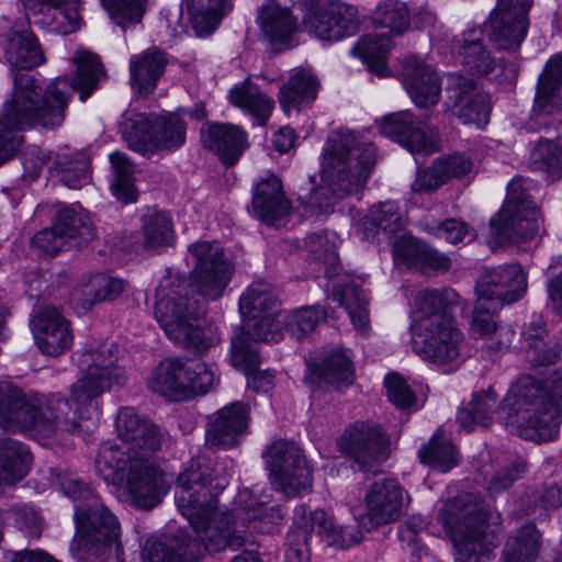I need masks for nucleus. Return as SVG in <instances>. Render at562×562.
<instances>
[{"instance_id":"35","label":"nucleus","mask_w":562,"mask_h":562,"mask_svg":"<svg viewBox=\"0 0 562 562\" xmlns=\"http://www.w3.org/2000/svg\"><path fill=\"white\" fill-rule=\"evenodd\" d=\"M363 238L380 240L390 238L404 227L398 206L393 202L379 203L370 209L360 223Z\"/></svg>"},{"instance_id":"30","label":"nucleus","mask_w":562,"mask_h":562,"mask_svg":"<svg viewBox=\"0 0 562 562\" xmlns=\"http://www.w3.org/2000/svg\"><path fill=\"white\" fill-rule=\"evenodd\" d=\"M414 323L439 322L450 317L449 310L454 306L468 307L465 301L451 288L423 290L415 297Z\"/></svg>"},{"instance_id":"37","label":"nucleus","mask_w":562,"mask_h":562,"mask_svg":"<svg viewBox=\"0 0 562 562\" xmlns=\"http://www.w3.org/2000/svg\"><path fill=\"white\" fill-rule=\"evenodd\" d=\"M319 81L310 70L293 74L280 89V105L286 114L316 99Z\"/></svg>"},{"instance_id":"19","label":"nucleus","mask_w":562,"mask_h":562,"mask_svg":"<svg viewBox=\"0 0 562 562\" xmlns=\"http://www.w3.org/2000/svg\"><path fill=\"white\" fill-rule=\"evenodd\" d=\"M527 291V276L517 263L484 272L476 282V293L497 305L517 302Z\"/></svg>"},{"instance_id":"58","label":"nucleus","mask_w":562,"mask_h":562,"mask_svg":"<svg viewBox=\"0 0 562 562\" xmlns=\"http://www.w3.org/2000/svg\"><path fill=\"white\" fill-rule=\"evenodd\" d=\"M133 436L135 440L126 441L123 446L132 451V454H137L142 459L150 460V457L161 447L160 429L148 419L138 427Z\"/></svg>"},{"instance_id":"16","label":"nucleus","mask_w":562,"mask_h":562,"mask_svg":"<svg viewBox=\"0 0 562 562\" xmlns=\"http://www.w3.org/2000/svg\"><path fill=\"white\" fill-rule=\"evenodd\" d=\"M447 105L451 115L463 124H484L491 111L488 95L468 77L450 74L447 82Z\"/></svg>"},{"instance_id":"4","label":"nucleus","mask_w":562,"mask_h":562,"mask_svg":"<svg viewBox=\"0 0 562 562\" xmlns=\"http://www.w3.org/2000/svg\"><path fill=\"white\" fill-rule=\"evenodd\" d=\"M195 259L191 282L181 279H165L156 290L155 317L166 336L178 348L205 351L214 348L220 336L198 324V301L189 296V288L207 300H218L234 273L233 262L215 241H200L190 246Z\"/></svg>"},{"instance_id":"57","label":"nucleus","mask_w":562,"mask_h":562,"mask_svg":"<svg viewBox=\"0 0 562 562\" xmlns=\"http://www.w3.org/2000/svg\"><path fill=\"white\" fill-rule=\"evenodd\" d=\"M305 248L311 259L324 267V274L331 277L336 273L339 257L335 245L324 235H310L305 239Z\"/></svg>"},{"instance_id":"17","label":"nucleus","mask_w":562,"mask_h":562,"mask_svg":"<svg viewBox=\"0 0 562 562\" xmlns=\"http://www.w3.org/2000/svg\"><path fill=\"white\" fill-rule=\"evenodd\" d=\"M380 133L412 153L430 154L440 149V137L434 128L423 126L408 111L387 114L379 122Z\"/></svg>"},{"instance_id":"28","label":"nucleus","mask_w":562,"mask_h":562,"mask_svg":"<svg viewBox=\"0 0 562 562\" xmlns=\"http://www.w3.org/2000/svg\"><path fill=\"white\" fill-rule=\"evenodd\" d=\"M258 21L263 37L271 46H291L297 20L288 8L270 1L262 7Z\"/></svg>"},{"instance_id":"47","label":"nucleus","mask_w":562,"mask_h":562,"mask_svg":"<svg viewBox=\"0 0 562 562\" xmlns=\"http://www.w3.org/2000/svg\"><path fill=\"white\" fill-rule=\"evenodd\" d=\"M278 297L272 286L255 282L239 299V311L244 317L256 319L269 313H277Z\"/></svg>"},{"instance_id":"42","label":"nucleus","mask_w":562,"mask_h":562,"mask_svg":"<svg viewBox=\"0 0 562 562\" xmlns=\"http://www.w3.org/2000/svg\"><path fill=\"white\" fill-rule=\"evenodd\" d=\"M541 546V535L532 524L522 526L509 537L503 549L502 562H535Z\"/></svg>"},{"instance_id":"34","label":"nucleus","mask_w":562,"mask_h":562,"mask_svg":"<svg viewBox=\"0 0 562 562\" xmlns=\"http://www.w3.org/2000/svg\"><path fill=\"white\" fill-rule=\"evenodd\" d=\"M53 225L69 248L80 247L94 237V226L90 215L78 205L60 209Z\"/></svg>"},{"instance_id":"44","label":"nucleus","mask_w":562,"mask_h":562,"mask_svg":"<svg viewBox=\"0 0 562 562\" xmlns=\"http://www.w3.org/2000/svg\"><path fill=\"white\" fill-rule=\"evenodd\" d=\"M229 100L232 104L244 109L256 117L261 125L266 124L274 108V101L263 94L259 88L249 80L234 87L231 90Z\"/></svg>"},{"instance_id":"31","label":"nucleus","mask_w":562,"mask_h":562,"mask_svg":"<svg viewBox=\"0 0 562 562\" xmlns=\"http://www.w3.org/2000/svg\"><path fill=\"white\" fill-rule=\"evenodd\" d=\"M166 65L165 55L156 48L133 56L130 61L132 89L139 95L153 93Z\"/></svg>"},{"instance_id":"18","label":"nucleus","mask_w":562,"mask_h":562,"mask_svg":"<svg viewBox=\"0 0 562 562\" xmlns=\"http://www.w3.org/2000/svg\"><path fill=\"white\" fill-rule=\"evenodd\" d=\"M249 406L243 402L231 403L209 417L205 445L215 449L237 446L248 429Z\"/></svg>"},{"instance_id":"2","label":"nucleus","mask_w":562,"mask_h":562,"mask_svg":"<svg viewBox=\"0 0 562 562\" xmlns=\"http://www.w3.org/2000/svg\"><path fill=\"white\" fill-rule=\"evenodd\" d=\"M72 358L82 378L70 386L71 404L59 394L48 397L24 394L9 381L0 382V427L7 430H32L40 436L50 437L57 431L75 432L83 418L81 408L89 405L112 386L126 382L125 367L119 363L114 353H77Z\"/></svg>"},{"instance_id":"38","label":"nucleus","mask_w":562,"mask_h":562,"mask_svg":"<svg viewBox=\"0 0 562 562\" xmlns=\"http://www.w3.org/2000/svg\"><path fill=\"white\" fill-rule=\"evenodd\" d=\"M31 453L26 446L11 438L0 443V487L22 480L30 470Z\"/></svg>"},{"instance_id":"20","label":"nucleus","mask_w":562,"mask_h":562,"mask_svg":"<svg viewBox=\"0 0 562 562\" xmlns=\"http://www.w3.org/2000/svg\"><path fill=\"white\" fill-rule=\"evenodd\" d=\"M304 26L317 38L339 41L359 29L358 10L349 4H336L326 10H312L304 16Z\"/></svg>"},{"instance_id":"23","label":"nucleus","mask_w":562,"mask_h":562,"mask_svg":"<svg viewBox=\"0 0 562 562\" xmlns=\"http://www.w3.org/2000/svg\"><path fill=\"white\" fill-rule=\"evenodd\" d=\"M393 255L396 260L405 263L424 276L434 277L451 269V259L423 240L413 237H401L394 241Z\"/></svg>"},{"instance_id":"62","label":"nucleus","mask_w":562,"mask_h":562,"mask_svg":"<svg viewBox=\"0 0 562 562\" xmlns=\"http://www.w3.org/2000/svg\"><path fill=\"white\" fill-rule=\"evenodd\" d=\"M50 481L58 486L65 496L75 503L83 502L86 504L94 498L90 486L83 482L77 473L71 471H50Z\"/></svg>"},{"instance_id":"51","label":"nucleus","mask_w":562,"mask_h":562,"mask_svg":"<svg viewBox=\"0 0 562 562\" xmlns=\"http://www.w3.org/2000/svg\"><path fill=\"white\" fill-rule=\"evenodd\" d=\"M259 353H231V364L247 378V384L256 392H268L273 386L274 375L269 370H260Z\"/></svg>"},{"instance_id":"54","label":"nucleus","mask_w":562,"mask_h":562,"mask_svg":"<svg viewBox=\"0 0 562 562\" xmlns=\"http://www.w3.org/2000/svg\"><path fill=\"white\" fill-rule=\"evenodd\" d=\"M114 169V181L111 186L113 194L123 203L134 202L137 198L133 182L134 166L128 158L120 151L110 156Z\"/></svg>"},{"instance_id":"53","label":"nucleus","mask_w":562,"mask_h":562,"mask_svg":"<svg viewBox=\"0 0 562 562\" xmlns=\"http://www.w3.org/2000/svg\"><path fill=\"white\" fill-rule=\"evenodd\" d=\"M375 27L387 29L393 35H401L409 27V12L398 0L382 1L372 15Z\"/></svg>"},{"instance_id":"10","label":"nucleus","mask_w":562,"mask_h":562,"mask_svg":"<svg viewBox=\"0 0 562 562\" xmlns=\"http://www.w3.org/2000/svg\"><path fill=\"white\" fill-rule=\"evenodd\" d=\"M76 533L71 548L78 551L79 560L91 554L99 561L114 557L122 560L120 524L116 517L95 497L86 504L75 505Z\"/></svg>"},{"instance_id":"24","label":"nucleus","mask_w":562,"mask_h":562,"mask_svg":"<svg viewBox=\"0 0 562 562\" xmlns=\"http://www.w3.org/2000/svg\"><path fill=\"white\" fill-rule=\"evenodd\" d=\"M539 211L522 213L502 207L490 220V234L497 245L532 239L539 232Z\"/></svg>"},{"instance_id":"63","label":"nucleus","mask_w":562,"mask_h":562,"mask_svg":"<svg viewBox=\"0 0 562 562\" xmlns=\"http://www.w3.org/2000/svg\"><path fill=\"white\" fill-rule=\"evenodd\" d=\"M105 9H108L115 19L116 23L123 29L126 27V22L138 23L140 22L145 12V4L147 0H101Z\"/></svg>"},{"instance_id":"59","label":"nucleus","mask_w":562,"mask_h":562,"mask_svg":"<svg viewBox=\"0 0 562 562\" xmlns=\"http://www.w3.org/2000/svg\"><path fill=\"white\" fill-rule=\"evenodd\" d=\"M133 436L135 440L126 441L123 446L132 451V454H137L142 459L150 460V457L161 447L160 429L148 419L138 427Z\"/></svg>"},{"instance_id":"21","label":"nucleus","mask_w":562,"mask_h":562,"mask_svg":"<svg viewBox=\"0 0 562 562\" xmlns=\"http://www.w3.org/2000/svg\"><path fill=\"white\" fill-rule=\"evenodd\" d=\"M402 82L412 101L419 108L435 105L440 97V80L423 59L412 55L402 61Z\"/></svg>"},{"instance_id":"12","label":"nucleus","mask_w":562,"mask_h":562,"mask_svg":"<svg viewBox=\"0 0 562 562\" xmlns=\"http://www.w3.org/2000/svg\"><path fill=\"white\" fill-rule=\"evenodd\" d=\"M532 0H497L482 33L498 49L516 52L527 35Z\"/></svg>"},{"instance_id":"9","label":"nucleus","mask_w":562,"mask_h":562,"mask_svg":"<svg viewBox=\"0 0 562 562\" xmlns=\"http://www.w3.org/2000/svg\"><path fill=\"white\" fill-rule=\"evenodd\" d=\"M220 381L214 366L198 356H170L150 372L147 387L170 402L204 395Z\"/></svg>"},{"instance_id":"60","label":"nucleus","mask_w":562,"mask_h":562,"mask_svg":"<svg viewBox=\"0 0 562 562\" xmlns=\"http://www.w3.org/2000/svg\"><path fill=\"white\" fill-rule=\"evenodd\" d=\"M32 19L33 23L43 30L52 33V30H59L61 26L56 22L55 16L59 13L60 7L66 0H20Z\"/></svg>"},{"instance_id":"41","label":"nucleus","mask_w":562,"mask_h":562,"mask_svg":"<svg viewBox=\"0 0 562 562\" xmlns=\"http://www.w3.org/2000/svg\"><path fill=\"white\" fill-rule=\"evenodd\" d=\"M496 408L497 396L494 391H481L473 394L472 401L459 409L457 422L467 431H471L475 425L487 428L494 419Z\"/></svg>"},{"instance_id":"52","label":"nucleus","mask_w":562,"mask_h":562,"mask_svg":"<svg viewBox=\"0 0 562 562\" xmlns=\"http://www.w3.org/2000/svg\"><path fill=\"white\" fill-rule=\"evenodd\" d=\"M530 167L552 180L562 178V147L550 139L539 140L530 154Z\"/></svg>"},{"instance_id":"25","label":"nucleus","mask_w":562,"mask_h":562,"mask_svg":"<svg viewBox=\"0 0 562 562\" xmlns=\"http://www.w3.org/2000/svg\"><path fill=\"white\" fill-rule=\"evenodd\" d=\"M30 327L38 349L61 351L71 347L74 337L69 323L59 311L50 306H40L34 311Z\"/></svg>"},{"instance_id":"1","label":"nucleus","mask_w":562,"mask_h":562,"mask_svg":"<svg viewBox=\"0 0 562 562\" xmlns=\"http://www.w3.org/2000/svg\"><path fill=\"white\" fill-rule=\"evenodd\" d=\"M232 460L211 462L204 456L192 458L179 474L176 504L189 520L191 533L180 532L170 543L147 541L145 562H198L205 553L238 550L250 537L234 527L233 515L218 510L217 496L228 485Z\"/></svg>"},{"instance_id":"27","label":"nucleus","mask_w":562,"mask_h":562,"mask_svg":"<svg viewBox=\"0 0 562 562\" xmlns=\"http://www.w3.org/2000/svg\"><path fill=\"white\" fill-rule=\"evenodd\" d=\"M201 135L204 147L214 151L226 166L235 165L247 145L246 134L232 124L209 125Z\"/></svg>"},{"instance_id":"6","label":"nucleus","mask_w":562,"mask_h":562,"mask_svg":"<svg viewBox=\"0 0 562 562\" xmlns=\"http://www.w3.org/2000/svg\"><path fill=\"white\" fill-rule=\"evenodd\" d=\"M375 161L376 149L370 140L352 131H333L322 154V184L310 193L306 204L327 212L337 200L363 187Z\"/></svg>"},{"instance_id":"3","label":"nucleus","mask_w":562,"mask_h":562,"mask_svg":"<svg viewBox=\"0 0 562 562\" xmlns=\"http://www.w3.org/2000/svg\"><path fill=\"white\" fill-rule=\"evenodd\" d=\"M76 76L72 80L58 77L45 89L30 74H18L13 78V90L0 115V165L16 153L26 127L55 130L65 120L68 102L76 91L86 101L105 76L99 57L86 49H78L72 57Z\"/></svg>"},{"instance_id":"33","label":"nucleus","mask_w":562,"mask_h":562,"mask_svg":"<svg viewBox=\"0 0 562 562\" xmlns=\"http://www.w3.org/2000/svg\"><path fill=\"white\" fill-rule=\"evenodd\" d=\"M305 362L307 367L305 382L323 381L338 386H348L353 382L355 370L346 353H328L323 359L311 358Z\"/></svg>"},{"instance_id":"26","label":"nucleus","mask_w":562,"mask_h":562,"mask_svg":"<svg viewBox=\"0 0 562 562\" xmlns=\"http://www.w3.org/2000/svg\"><path fill=\"white\" fill-rule=\"evenodd\" d=\"M252 207L266 224L280 226L290 213V202L284 196L281 180L271 175L257 183L254 189Z\"/></svg>"},{"instance_id":"43","label":"nucleus","mask_w":562,"mask_h":562,"mask_svg":"<svg viewBox=\"0 0 562 562\" xmlns=\"http://www.w3.org/2000/svg\"><path fill=\"white\" fill-rule=\"evenodd\" d=\"M154 117L134 111H126L120 124L127 146L142 155L153 154L151 132Z\"/></svg>"},{"instance_id":"5","label":"nucleus","mask_w":562,"mask_h":562,"mask_svg":"<svg viewBox=\"0 0 562 562\" xmlns=\"http://www.w3.org/2000/svg\"><path fill=\"white\" fill-rule=\"evenodd\" d=\"M560 353H533L531 368L540 378L521 376L501 407L507 411L506 426L519 437L533 441L557 438L561 424L562 374Z\"/></svg>"},{"instance_id":"13","label":"nucleus","mask_w":562,"mask_h":562,"mask_svg":"<svg viewBox=\"0 0 562 562\" xmlns=\"http://www.w3.org/2000/svg\"><path fill=\"white\" fill-rule=\"evenodd\" d=\"M338 450L351 459L360 470L384 462L390 457V441L382 428L373 422L358 420L337 439Z\"/></svg>"},{"instance_id":"61","label":"nucleus","mask_w":562,"mask_h":562,"mask_svg":"<svg viewBox=\"0 0 562 562\" xmlns=\"http://www.w3.org/2000/svg\"><path fill=\"white\" fill-rule=\"evenodd\" d=\"M477 296L470 323V333L477 337H488L498 327L495 312L497 304L492 299Z\"/></svg>"},{"instance_id":"32","label":"nucleus","mask_w":562,"mask_h":562,"mask_svg":"<svg viewBox=\"0 0 562 562\" xmlns=\"http://www.w3.org/2000/svg\"><path fill=\"white\" fill-rule=\"evenodd\" d=\"M277 313H269L256 319L236 327L231 338V351H254L252 342L270 341L278 342L283 339V331L280 322L277 321Z\"/></svg>"},{"instance_id":"56","label":"nucleus","mask_w":562,"mask_h":562,"mask_svg":"<svg viewBox=\"0 0 562 562\" xmlns=\"http://www.w3.org/2000/svg\"><path fill=\"white\" fill-rule=\"evenodd\" d=\"M305 248L311 259L324 267V274L331 277L336 273L339 257L335 245L324 235H310L305 239Z\"/></svg>"},{"instance_id":"7","label":"nucleus","mask_w":562,"mask_h":562,"mask_svg":"<svg viewBox=\"0 0 562 562\" xmlns=\"http://www.w3.org/2000/svg\"><path fill=\"white\" fill-rule=\"evenodd\" d=\"M439 521L453 541L456 562H487L502 539V515L471 494L445 503Z\"/></svg>"},{"instance_id":"11","label":"nucleus","mask_w":562,"mask_h":562,"mask_svg":"<svg viewBox=\"0 0 562 562\" xmlns=\"http://www.w3.org/2000/svg\"><path fill=\"white\" fill-rule=\"evenodd\" d=\"M262 459L273 488L286 498L301 496L312 490V469L294 441H273L263 450Z\"/></svg>"},{"instance_id":"55","label":"nucleus","mask_w":562,"mask_h":562,"mask_svg":"<svg viewBox=\"0 0 562 562\" xmlns=\"http://www.w3.org/2000/svg\"><path fill=\"white\" fill-rule=\"evenodd\" d=\"M325 318L326 312L323 307L305 306L294 311L291 319L286 323L285 331L292 339L300 341L313 333Z\"/></svg>"},{"instance_id":"45","label":"nucleus","mask_w":562,"mask_h":562,"mask_svg":"<svg viewBox=\"0 0 562 562\" xmlns=\"http://www.w3.org/2000/svg\"><path fill=\"white\" fill-rule=\"evenodd\" d=\"M333 300L345 307L357 330L364 334L369 329L368 302L358 285L353 282L338 284L334 289Z\"/></svg>"},{"instance_id":"48","label":"nucleus","mask_w":562,"mask_h":562,"mask_svg":"<svg viewBox=\"0 0 562 562\" xmlns=\"http://www.w3.org/2000/svg\"><path fill=\"white\" fill-rule=\"evenodd\" d=\"M391 50V37L386 34H368L353 47L355 55L362 58L369 69L380 77L387 76L386 57Z\"/></svg>"},{"instance_id":"15","label":"nucleus","mask_w":562,"mask_h":562,"mask_svg":"<svg viewBox=\"0 0 562 562\" xmlns=\"http://www.w3.org/2000/svg\"><path fill=\"white\" fill-rule=\"evenodd\" d=\"M472 35L473 32L462 35L458 41V55L464 70L473 76L486 77L498 85H513L518 76L517 67L495 58L483 41Z\"/></svg>"},{"instance_id":"64","label":"nucleus","mask_w":562,"mask_h":562,"mask_svg":"<svg viewBox=\"0 0 562 562\" xmlns=\"http://www.w3.org/2000/svg\"><path fill=\"white\" fill-rule=\"evenodd\" d=\"M389 401L397 408L407 409L416 403V394L398 373H389L384 379Z\"/></svg>"},{"instance_id":"36","label":"nucleus","mask_w":562,"mask_h":562,"mask_svg":"<svg viewBox=\"0 0 562 562\" xmlns=\"http://www.w3.org/2000/svg\"><path fill=\"white\" fill-rule=\"evenodd\" d=\"M4 56L12 67L20 69H32L45 63L37 38L29 31L9 33Z\"/></svg>"},{"instance_id":"40","label":"nucleus","mask_w":562,"mask_h":562,"mask_svg":"<svg viewBox=\"0 0 562 562\" xmlns=\"http://www.w3.org/2000/svg\"><path fill=\"white\" fill-rule=\"evenodd\" d=\"M192 29L196 35L211 34L231 10L229 0H186Z\"/></svg>"},{"instance_id":"29","label":"nucleus","mask_w":562,"mask_h":562,"mask_svg":"<svg viewBox=\"0 0 562 562\" xmlns=\"http://www.w3.org/2000/svg\"><path fill=\"white\" fill-rule=\"evenodd\" d=\"M562 104V57L554 56L546 65L537 83L532 112L550 115Z\"/></svg>"},{"instance_id":"49","label":"nucleus","mask_w":562,"mask_h":562,"mask_svg":"<svg viewBox=\"0 0 562 562\" xmlns=\"http://www.w3.org/2000/svg\"><path fill=\"white\" fill-rule=\"evenodd\" d=\"M418 458L422 463L441 472L451 470L458 463L456 446L440 429L436 431L428 445L419 450Z\"/></svg>"},{"instance_id":"14","label":"nucleus","mask_w":562,"mask_h":562,"mask_svg":"<svg viewBox=\"0 0 562 562\" xmlns=\"http://www.w3.org/2000/svg\"><path fill=\"white\" fill-rule=\"evenodd\" d=\"M404 496L405 491L395 479H375L363 496L362 524L372 529L396 521L403 514Z\"/></svg>"},{"instance_id":"46","label":"nucleus","mask_w":562,"mask_h":562,"mask_svg":"<svg viewBox=\"0 0 562 562\" xmlns=\"http://www.w3.org/2000/svg\"><path fill=\"white\" fill-rule=\"evenodd\" d=\"M143 246L146 249L168 247L175 239L173 224L162 211L150 209L143 215Z\"/></svg>"},{"instance_id":"8","label":"nucleus","mask_w":562,"mask_h":562,"mask_svg":"<svg viewBox=\"0 0 562 562\" xmlns=\"http://www.w3.org/2000/svg\"><path fill=\"white\" fill-rule=\"evenodd\" d=\"M94 469L106 483L126 487L139 507L153 508L166 493L162 476L151 461L132 454L121 443L103 442L98 449Z\"/></svg>"},{"instance_id":"50","label":"nucleus","mask_w":562,"mask_h":562,"mask_svg":"<svg viewBox=\"0 0 562 562\" xmlns=\"http://www.w3.org/2000/svg\"><path fill=\"white\" fill-rule=\"evenodd\" d=\"M186 142V125L175 115L155 116L151 132L153 154L172 151Z\"/></svg>"},{"instance_id":"39","label":"nucleus","mask_w":562,"mask_h":562,"mask_svg":"<svg viewBox=\"0 0 562 562\" xmlns=\"http://www.w3.org/2000/svg\"><path fill=\"white\" fill-rule=\"evenodd\" d=\"M90 160L83 151L55 154L50 171L68 188L78 189L90 180Z\"/></svg>"},{"instance_id":"22","label":"nucleus","mask_w":562,"mask_h":562,"mask_svg":"<svg viewBox=\"0 0 562 562\" xmlns=\"http://www.w3.org/2000/svg\"><path fill=\"white\" fill-rule=\"evenodd\" d=\"M414 351H453L464 347V335L452 316L439 322H416L412 325Z\"/></svg>"}]
</instances>
